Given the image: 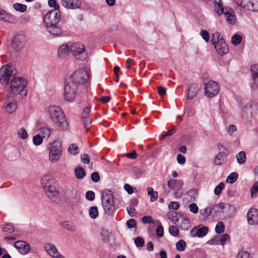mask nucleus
<instances>
[{
    "mask_svg": "<svg viewBox=\"0 0 258 258\" xmlns=\"http://www.w3.org/2000/svg\"><path fill=\"white\" fill-rule=\"evenodd\" d=\"M250 72L254 85L258 86V64L252 65Z\"/></svg>",
    "mask_w": 258,
    "mask_h": 258,
    "instance_id": "32",
    "label": "nucleus"
},
{
    "mask_svg": "<svg viewBox=\"0 0 258 258\" xmlns=\"http://www.w3.org/2000/svg\"><path fill=\"white\" fill-rule=\"evenodd\" d=\"M175 131H176L175 128H173L171 129L170 130H169L165 134L163 133L162 135H160V140H163L166 137L171 136L172 135H173L175 132Z\"/></svg>",
    "mask_w": 258,
    "mask_h": 258,
    "instance_id": "57",
    "label": "nucleus"
},
{
    "mask_svg": "<svg viewBox=\"0 0 258 258\" xmlns=\"http://www.w3.org/2000/svg\"><path fill=\"white\" fill-rule=\"evenodd\" d=\"M70 51V47L68 44H62L58 48V55L60 57H63Z\"/></svg>",
    "mask_w": 258,
    "mask_h": 258,
    "instance_id": "31",
    "label": "nucleus"
},
{
    "mask_svg": "<svg viewBox=\"0 0 258 258\" xmlns=\"http://www.w3.org/2000/svg\"><path fill=\"white\" fill-rule=\"evenodd\" d=\"M27 81L23 78L17 77L14 78L11 83V91L15 95L21 94L23 97L27 95Z\"/></svg>",
    "mask_w": 258,
    "mask_h": 258,
    "instance_id": "2",
    "label": "nucleus"
},
{
    "mask_svg": "<svg viewBox=\"0 0 258 258\" xmlns=\"http://www.w3.org/2000/svg\"><path fill=\"white\" fill-rule=\"evenodd\" d=\"M44 190L47 197L52 201L55 202L59 200V192L53 185L46 187Z\"/></svg>",
    "mask_w": 258,
    "mask_h": 258,
    "instance_id": "16",
    "label": "nucleus"
},
{
    "mask_svg": "<svg viewBox=\"0 0 258 258\" xmlns=\"http://www.w3.org/2000/svg\"><path fill=\"white\" fill-rule=\"evenodd\" d=\"M44 248L48 254L54 258H66L58 251L56 246L51 243H47L45 244Z\"/></svg>",
    "mask_w": 258,
    "mask_h": 258,
    "instance_id": "14",
    "label": "nucleus"
},
{
    "mask_svg": "<svg viewBox=\"0 0 258 258\" xmlns=\"http://www.w3.org/2000/svg\"><path fill=\"white\" fill-rule=\"evenodd\" d=\"M3 230L4 232L11 233L14 231V228L12 224H7L3 227Z\"/></svg>",
    "mask_w": 258,
    "mask_h": 258,
    "instance_id": "56",
    "label": "nucleus"
},
{
    "mask_svg": "<svg viewBox=\"0 0 258 258\" xmlns=\"http://www.w3.org/2000/svg\"><path fill=\"white\" fill-rule=\"evenodd\" d=\"M212 43L218 54L223 55L228 52V47L224 39L221 37L220 33L216 32L213 34Z\"/></svg>",
    "mask_w": 258,
    "mask_h": 258,
    "instance_id": "5",
    "label": "nucleus"
},
{
    "mask_svg": "<svg viewBox=\"0 0 258 258\" xmlns=\"http://www.w3.org/2000/svg\"><path fill=\"white\" fill-rule=\"evenodd\" d=\"M242 40V37L238 34L233 35L231 38V42L235 45L239 44Z\"/></svg>",
    "mask_w": 258,
    "mask_h": 258,
    "instance_id": "50",
    "label": "nucleus"
},
{
    "mask_svg": "<svg viewBox=\"0 0 258 258\" xmlns=\"http://www.w3.org/2000/svg\"><path fill=\"white\" fill-rule=\"evenodd\" d=\"M156 233L158 237H162L164 234L163 227L161 225H159L156 229Z\"/></svg>",
    "mask_w": 258,
    "mask_h": 258,
    "instance_id": "62",
    "label": "nucleus"
},
{
    "mask_svg": "<svg viewBox=\"0 0 258 258\" xmlns=\"http://www.w3.org/2000/svg\"><path fill=\"white\" fill-rule=\"evenodd\" d=\"M62 149L60 142L58 140H54L49 148V159L51 162L57 161L61 155Z\"/></svg>",
    "mask_w": 258,
    "mask_h": 258,
    "instance_id": "6",
    "label": "nucleus"
},
{
    "mask_svg": "<svg viewBox=\"0 0 258 258\" xmlns=\"http://www.w3.org/2000/svg\"><path fill=\"white\" fill-rule=\"evenodd\" d=\"M238 178V174L236 172L230 173L226 179V182L229 183L235 182Z\"/></svg>",
    "mask_w": 258,
    "mask_h": 258,
    "instance_id": "46",
    "label": "nucleus"
},
{
    "mask_svg": "<svg viewBox=\"0 0 258 258\" xmlns=\"http://www.w3.org/2000/svg\"><path fill=\"white\" fill-rule=\"evenodd\" d=\"M68 152L72 155H77L79 153V149L77 145L71 144L68 148Z\"/></svg>",
    "mask_w": 258,
    "mask_h": 258,
    "instance_id": "48",
    "label": "nucleus"
},
{
    "mask_svg": "<svg viewBox=\"0 0 258 258\" xmlns=\"http://www.w3.org/2000/svg\"><path fill=\"white\" fill-rule=\"evenodd\" d=\"M82 119L85 127L88 130L89 126L92 123V119L90 118V117H86L82 118Z\"/></svg>",
    "mask_w": 258,
    "mask_h": 258,
    "instance_id": "60",
    "label": "nucleus"
},
{
    "mask_svg": "<svg viewBox=\"0 0 258 258\" xmlns=\"http://www.w3.org/2000/svg\"><path fill=\"white\" fill-rule=\"evenodd\" d=\"M4 107L5 111L8 113L14 112L17 108L16 100L15 99H10L9 97H7V100L5 102Z\"/></svg>",
    "mask_w": 258,
    "mask_h": 258,
    "instance_id": "20",
    "label": "nucleus"
},
{
    "mask_svg": "<svg viewBox=\"0 0 258 258\" xmlns=\"http://www.w3.org/2000/svg\"><path fill=\"white\" fill-rule=\"evenodd\" d=\"M258 113V103L255 101L247 103L241 110V117L246 121H250Z\"/></svg>",
    "mask_w": 258,
    "mask_h": 258,
    "instance_id": "4",
    "label": "nucleus"
},
{
    "mask_svg": "<svg viewBox=\"0 0 258 258\" xmlns=\"http://www.w3.org/2000/svg\"><path fill=\"white\" fill-rule=\"evenodd\" d=\"M41 183L44 189L52 185L53 183V179H52L50 176L45 175L41 177Z\"/></svg>",
    "mask_w": 258,
    "mask_h": 258,
    "instance_id": "28",
    "label": "nucleus"
},
{
    "mask_svg": "<svg viewBox=\"0 0 258 258\" xmlns=\"http://www.w3.org/2000/svg\"><path fill=\"white\" fill-rule=\"evenodd\" d=\"M50 119L55 125L62 131L69 128V122L62 109L58 106L50 105L48 107Z\"/></svg>",
    "mask_w": 258,
    "mask_h": 258,
    "instance_id": "1",
    "label": "nucleus"
},
{
    "mask_svg": "<svg viewBox=\"0 0 258 258\" xmlns=\"http://www.w3.org/2000/svg\"><path fill=\"white\" fill-rule=\"evenodd\" d=\"M236 7L251 11H258V2L255 0H234Z\"/></svg>",
    "mask_w": 258,
    "mask_h": 258,
    "instance_id": "10",
    "label": "nucleus"
},
{
    "mask_svg": "<svg viewBox=\"0 0 258 258\" xmlns=\"http://www.w3.org/2000/svg\"><path fill=\"white\" fill-rule=\"evenodd\" d=\"M78 87L73 83L67 81L64 87V99L68 101H73L76 96Z\"/></svg>",
    "mask_w": 258,
    "mask_h": 258,
    "instance_id": "12",
    "label": "nucleus"
},
{
    "mask_svg": "<svg viewBox=\"0 0 258 258\" xmlns=\"http://www.w3.org/2000/svg\"><path fill=\"white\" fill-rule=\"evenodd\" d=\"M26 37L22 34L17 35L12 41L13 47L19 50L23 48L26 43Z\"/></svg>",
    "mask_w": 258,
    "mask_h": 258,
    "instance_id": "15",
    "label": "nucleus"
},
{
    "mask_svg": "<svg viewBox=\"0 0 258 258\" xmlns=\"http://www.w3.org/2000/svg\"><path fill=\"white\" fill-rule=\"evenodd\" d=\"M189 209L190 212L194 214H196L198 212L199 208L197 205L195 203H191L189 206Z\"/></svg>",
    "mask_w": 258,
    "mask_h": 258,
    "instance_id": "64",
    "label": "nucleus"
},
{
    "mask_svg": "<svg viewBox=\"0 0 258 258\" xmlns=\"http://www.w3.org/2000/svg\"><path fill=\"white\" fill-rule=\"evenodd\" d=\"M250 254L246 251H241L238 253L237 258H249Z\"/></svg>",
    "mask_w": 258,
    "mask_h": 258,
    "instance_id": "63",
    "label": "nucleus"
},
{
    "mask_svg": "<svg viewBox=\"0 0 258 258\" xmlns=\"http://www.w3.org/2000/svg\"><path fill=\"white\" fill-rule=\"evenodd\" d=\"M101 200L102 203H114L112 191L108 189H105L102 193Z\"/></svg>",
    "mask_w": 258,
    "mask_h": 258,
    "instance_id": "23",
    "label": "nucleus"
},
{
    "mask_svg": "<svg viewBox=\"0 0 258 258\" xmlns=\"http://www.w3.org/2000/svg\"><path fill=\"white\" fill-rule=\"evenodd\" d=\"M17 134L18 137L22 140H26L28 138V134L26 130L23 127L19 129Z\"/></svg>",
    "mask_w": 258,
    "mask_h": 258,
    "instance_id": "45",
    "label": "nucleus"
},
{
    "mask_svg": "<svg viewBox=\"0 0 258 258\" xmlns=\"http://www.w3.org/2000/svg\"><path fill=\"white\" fill-rule=\"evenodd\" d=\"M61 5L67 9H79L81 6V0H61Z\"/></svg>",
    "mask_w": 258,
    "mask_h": 258,
    "instance_id": "18",
    "label": "nucleus"
},
{
    "mask_svg": "<svg viewBox=\"0 0 258 258\" xmlns=\"http://www.w3.org/2000/svg\"><path fill=\"white\" fill-rule=\"evenodd\" d=\"M61 14L59 10L53 9L48 11L43 18L45 27L57 25L59 22Z\"/></svg>",
    "mask_w": 258,
    "mask_h": 258,
    "instance_id": "7",
    "label": "nucleus"
},
{
    "mask_svg": "<svg viewBox=\"0 0 258 258\" xmlns=\"http://www.w3.org/2000/svg\"><path fill=\"white\" fill-rule=\"evenodd\" d=\"M176 220L178 225L181 230H187L190 228V220L186 216L180 215Z\"/></svg>",
    "mask_w": 258,
    "mask_h": 258,
    "instance_id": "19",
    "label": "nucleus"
},
{
    "mask_svg": "<svg viewBox=\"0 0 258 258\" xmlns=\"http://www.w3.org/2000/svg\"><path fill=\"white\" fill-rule=\"evenodd\" d=\"M186 247V244L184 240L181 239L176 243V248L177 250L183 251Z\"/></svg>",
    "mask_w": 258,
    "mask_h": 258,
    "instance_id": "44",
    "label": "nucleus"
},
{
    "mask_svg": "<svg viewBox=\"0 0 258 258\" xmlns=\"http://www.w3.org/2000/svg\"><path fill=\"white\" fill-rule=\"evenodd\" d=\"M13 8L17 11L21 13H24L27 11V7L25 5L20 3H15L13 5Z\"/></svg>",
    "mask_w": 258,
    "mask_h": 258,
    "instance_id": "39",
    "label": "nucleus"
},
{
    "mask_svg": "<svg viewBox=\"0 0 258 258\" xmlns=\"http://www.w3.org/2000/svg\"><path fill=\"white\" fill-rule=\"evenodd\" d=\"M183 182L181 179H170L167 182V186L174 191V196L176 198L180 197L182 195L181 190Z\"/></svg>",
    "mask_w": 258,
    "mask_h": 258,
    "instance_id": "11",
    "label": "nucleus"
},
{
    "mask_svg": "<svg viewBox=\"0 0 258 258\" xmlns=\"http://www.w3.org/2000/svg\"><path fill=\"white\" fill-rule=\"evenodd\" d=\"M142 222L144 224H154V220L150 216H145L142 217Z\"/></svg>",
    "mask_w": 258,
    "mask_h": 258,
    "instance_id": "52",
    "label": "nucleus"
},
{
    "mask_svg": "<svg viewBox=\"0 0 258 258\" xmlns=\"http://www.w3.org/2000/svg\"><path fill=\"white\" fill-rule=\"evenodd\" d=\"M220 241H221V244L224 245L227 241H230V236L227 234H224L219 235Z\"/></svg>",
    "mask_w": 258,
    "mask_h": 258,
    "instance_id": "51",
    "label": "nucleus"
},
{
    "mask_svg": "<svg viewBox=\"0 0 258 258\" xmlns=\"http://www.w3.org/2000/svg\"><path fill=\"white\" fill-rule=\"evenodd\" d=\"M148 194L150 196V201L153 202L156 201L158 197V193L156 191H154L152 187H148L147 189Z\"/></svg>",
    "mask_w": 258,
    "mask_h": 258,
    "instance_id": "37",
    "label": "nucleus"
},
{
    "mask_svg": "<svg viewBox=\"0 0 258 258\" xmlns=\"http://www.w3.org/2000/svg\"><path fill=\"white\" fill-rule=\"evenodd\" d=\"M230 206V205L226 204L221 203L219 204L215 205L212 207L213 211H215L216 213H220L222 210L226 207V206Z\"/></svg>",
    "mask_w": 258,
    "mask_h": 258,
    "instance_id": "41",
    "label": "nucleus"
},
{
    "mask_svg": "<svg viewBox=\"0 0 258 258\" xmlns=\"http://www.w3.org/2000/svg\"><path fill=\"white\" fill-rule=\"evenodd\" d=\"M0 20L12 22L14 20V16L0 7Z\"/></svg>",
    "mask_w": 258,
    "mask_h": 258,
    "instance_id": "26",
    "label": "nucleus"
},
{
    "mask_svg": "<svg viewBox=\"0 0 258 258\" xmlns=\"http://www.w3.org/2000/svg\"><path fill=\"white\" fill-rule=\"evenodd\" d=\"M236 158L237 162L239 164L242 165L243 164L245 161L246 159V154L245 152L244 151H240L238 153H237L236 155Z\"/></svg>",
    "mask_w": 258,
    "mask_h": 258,
    "instance_id": "36",
    "label": "nucleus"
},
{
    "mask_svg": "<svg viewBox=\"0 0 258 258\" xmlns=\"http://www.w3.org/2000/svg\"><path fill=\"white\" fill-rule=\"evenodd\" d=\"M75 174L78 179H82L84 177L86 173L82 167H78L75 169Z\"/></svg>",
    "mask_w": 258,
    "mask_h": 258,
    "instance_id": "42",
    "label": "nucleus"
},
{
    "mask_svg": "<svg viewBox=\"0 0 258 258\" xmlns=\"http://www.w3.org/2000/svg\"><path fill=\"white\" fill-rule=\"evenodd\" d=\"M144 240L141 237H138L135 239V243L138 247H142L144 244Z\"/></svg>",
    "mask_w": 258,
    "mask_h": 258,
    "instance_id": "58",
    "label": "nucleus"
},
{
    "mask_svg": "<svg viewBox=\"0 0 258 258\" xmlns=\"http://www.w3.org/2000/svg\"><path fill=\"white\" fill-rule=\"evenodd\" d=\"M13 67L11 64L3 66L0 70V83L3 85L8 84L12 76Z\"/></svg>",
    "mask_w": 258,
    "mask_h": 258,
    "instance_id": "13",
    "label": "nucleus"
},
{
    "mask_svg": "<svg viewBox=\"0 0 258 258\" xmlns=\"http://www.w3.org/2000/svg\"><path fill=\"white\" fill-rule=\"evenodd\" d=\"M169 232L172 236H176L179 234V230L176 226H171L169 228Z\"/></svg>",
    "mask_w": 258,
    "mask_h": 258,
    "instance_id": "53",
    "label": "nucleus"
},
{
    "mask_svg": "<svg viewBox=\"0 0 258 258\" xmlns=\"http://www.w3.org/2000/svg\"><path fill=\"white\" fill-rule=\"evenodd\" d=\"M225 230V225L222 222L219 221L215 227V231L217 233L221 234Z\"/></svg>",
    "mask_w": 258,
    "mask_h": 258,
    "instance_id": "47",
    "label": "nucleus"
},
{
    "mask_svg": "<svg viewBox=\"0 0 258 258\" xmlns=\"http://www.w3.org/2000/svg\"><path fill=\"white\" fill-rule=\"evenodd\" d=\"M227 154L219 153L216 157L215 163L216 165H221L227 160Z\"/></svg>",
    "mask_w": 258,
    "mask_h": 258,
    "instance_id": "34",
    "label": "nucleus"
},
{
    "mask_svg": "<svg viewBox=\"0 0 258 258\" xmlns=\"http://www.w3.org/2000/svg\"><path fill=\"white\" fill-rule=\"evenodd\" d=\"M14 245L18 251L22 254L28 253L31 248L30 245L24 241H17L15 243Z\"/></svg>",
    "mask_w": 258,
    "mask_h": 258,
    "instance_id": "21",
    "label": "nucleus"
},
{
    "mask_svg": "<svg viewBox=\"0 0 258 258\" xmlns=\"http://www.w3.org/2000/svg\"><path fill=\"white\" fill-rule=\"evenodd\" d=\"M105 213L108 216H112L115 210L114 203H102Z\"/></svg>",
    "mask_w": 258,
    "mask_h": 258,
    "instance_id": "27",
    "label": "nucleus"
},
{
    "mask_svg": "<svg viewBox=\"0 0 258 258\" xmlns=\"http://www.w3.org/2000/svg\"><path fill=\"white\" fill-rule=\"evenodd\" d=\"M200 34L202 38L205 40V41L207 42H208L209 41V33L206 30H202L200 32Z\"/></svg>",
    "mask_w": 258,
    "mask_h": 258,
    "instance_id": "59",
    "label": "nucleus"
},
{
    "mask_svg": "<svg viewBox=\"0 0 258 258\" xmlns=\"http://www.w3.org/2000/svg\"><path fill=\"white\" fill-rule=\"evenodd\" d=\"M47 31L53 35L58 36L61 33V29L57 25H51L45 27Z\"/></svg>",
    "mask_w": 258,
    "mask_h": 258,
    "instance_id": "30",
    "label": "nucleus"
},
{
    "mask_svg": "<svg viewBox=\"0 0 258 258\" xmlns=\"http://www.w3.org/2000/svg\"><path fill=\"white\" fill-rule=\"evenodd\" d=\"M43 142V138L39 135H36L33 138V143L35 145H40Z\"/></svg>",
    "mask_w": 258,
    "mask_h": 258,
    "instance_id": "49",
    "label": "nucleus"
},
{
    "mask_svg": "<svg viewBox=\"0 0 258 258\" xmlns=\"http://www.w3.org/2000/svg\"><path fill=\"white\" fill-rule=\"evenodd\" d=\"M247 220L249 224L254 225L258 224V210L255 208L250 209L247 214Z\"/></svg>",
    "mask_w": 258,
    "mask_h": 258,
    "instance_id": "17",
    "label": "nucleus"
},
{
    "mask_svg": "<svg viewBox=\"0 0 258 258\" xmlns=\"http://www.w3.org/2000/svg\"><path fill=\"white\" fill-rule=\"evenodd\" d=\"M90 73L85 69H80L75 71L68 79L67 81L77 85V87L82 85L88 84L90 81Z\"/></svg>",
    "mask_w": 258,
    "mask_h": 258,
    "instance_id": "3",
    "label": "nucleus"
},
{
    "mask_svg": "<svg viewBox=\"0 0 258 258\" xmlns=\"http://www.w3.org/2000/svg\"><path fill=\"white\" fill-rule=\"evenodd\" d=\"M258 193V181L255 182L252 184L250 187V196L252 198H255L257 196Z\"/></svg>",
    "mask_w": 258,
    "mask_h": 258,
    "instance_id": "43",
    "label": "nucleus"
},
{
    "mask_svg": "<svg viewBox=\"0 0 258 258\" xmlns=\"http://www.w3.org/2000/svg\"><path fill=\"white\" fill-rule=\"evenodd\" d=\"M214 7L216 12L219 15L224 14L226 11V9H227V8H223L221 0H215Z\"/></svg>",
    "mask_w": 258,
    "mask_h": 258,
    "instance_id": "29",
    "label": "nucleus"
},
{
    "mask_svg": "<svg viewBox=\"0 0 258 258\" xmlns=\"http://www.w3.org/2000/svg\"><path fill=\"white\" fill-rule=\"evenodd\" d=\"M59 224L63 228L71 232H74L76 229L75 225L73 222L71 221H64L60 222Z\"/></svg>",
    "mask_w": 258,
    "mask_h": 258,
    "instance_id": "33",
    "label": "nucleus"
},
{
    "mask_svg": "<svg viewBox=\"0 0 258 258\" xmlns=\"http://www.w3.org/2000/svg\"><path fill=\"white\" fill-rule=\"evenodd\" d=\"M70 52L77 59L84 60L87 56L84 45L80 43H74L70 46Z\"/></svg>",
    "mask_w": 258,
    "mask_h": 258,
    "instance_id": "8",
    "label": "nucleus"
},
{
    "mask_svg": "<svg viewBox=\"0 0 258 258\" xmlns=\"http://www.w3.org/2000/svg\"><path fill=\"white\" fill-rule=\"evenodd\" d=\"M224 17L227 21L230 24H234L236 21V16L234 12L231 8H227L224 14Z\"/></svg>",
    "mask_w": 258,
    "mask_h": 258,
    "instance_id": "24",
    "label": "nucleus"
},
{
    "mask_svg": "<svg viewBox=\"0 0 258 258\" xmlns=\"http://www.w3.org/2000/svg\"><path fill=\"white\" fill-rule=\"evenodd\" d=\"M39 132L44 138L48 139L52 132V128L49 126L42 127L39 129Z\"/></svg>",
    "mask_w": 258,
    "mask_h": 258,
    "instance_id": "35",
    "label": "nucleus"
},
{
    "mask_svg": "<svg viewBox=\"0 0 258 258\" xmlns=\"http://www.w3.org/2000/svg\"><path fill=\"white\" fill-rule=\"evenodd\" d=\"M89 215L91 219H96L99 215L98 210L97 207H91L89 210Z\"/></svg>",
    "mask_w": 258,
    "mask_h": 258,
    "instance_id": "40",
    "label": "nucleus"
},
{
    "mask_svg": "<svg viewBox=\"0 0 258 258\" xmlns=\"http://www.w3.org/2000/svg\"><path fill=\"white\" fill-rule=\"evenodd\" d=\"M213 211L212 207H209L200 210V213L204 217V219L207 218L209 216L212 214Z\"/></svg>",
    "mask_w": 258,
    "mask_h": 258,
    "instance_id": "38",
    "label": "nucleus"
},
{
    "mask_svg": "<svg viewBox=\"0 0 258 258\" xmlns=\"http://www.w3.org/2000/svg\"><path fill=\"white\" fill-rule=\"evenodd\" d=\"M85 196L86 198L88 201H93L95 199V193L93 191L89 190L86 193Z\"/></svg>",
    "mask_w": 258,
    "mask_h": 258,
    "instance_id": "61",
    "label": "nucleus"
},
{
    "mask_svg": "<svg viewBox=\"0 0 258 258\" xmlns=\"http://www.w3.org/2000/svg\"><path fill=\"white\" fill-rule=\"evenodd\" d=\"M224 187V184L223 182H220L217 186H216L214 189V194L216 195H219L222 189Z\"/></svg>",
    "mask_w": 258,
    "mask_h": 258,
    "instance_id": "54",
    "label": "nucleus"
},
{
    "mask_svg": "<svg viewBox=\"0 0 258 258\" xmlns=\"http://www.w3.org/2000/svg\"><path fill=\"white\" fill-rule=\"evenodd\" d=\"M208 231V227L204 226L201 228L195 227L190 231V235L192 237H203L205 236Z\"/></svg>",
    "mask_w": 258,
    "mask_h": 258,
    "instance_id": "22",
    "label": "nucleus"
},
{
    "mask_svg": "<svg viewBox=\"0 0 258 258\" xmlns=\"http://www.w3.org/2000/svg\"><path fill=\"white\" fill-rule=\"evenodd\" d=\"M198 86L197 84H191L188 86L187 89V97L188 99H193L197 95Z\"/></svg>",
    "mask_w": 258,
    "mask_h": 258,
    "instance_id": "25",
    "label": "nucleus"
},
{
    "mask_svg": "<svg viewBox=\"0 0 258 258\" xmlns=\"http://www.w3.org/2000/svg\"><path fill=\"white\" fill-rule=\"evenodd\" d=\"M180 207V204L178 202L172 201L168 205V208L170 210H177Z\"/></svg>",
    "mask_w": 258,
    "mask_h": 258,
    "instance_id": "55",
    "label": "nucleus"
},
{
    "mask_svg": "<svg viewBox=\"0 0 258 258\" xmlns=\"http://www.w3.org/2000/svg\"><path fill=\"white\" fill-rule=\"evenodd\" d=\"M220 89L219 84L214 81L211 80L205 84L204 94L209 98H212L219 93Z\"/></svg>",
    "mask_w": 258,
    "mask_h": 258,
    "instance_id": "9",
    "label": "nucleus"
}]
</instances>
